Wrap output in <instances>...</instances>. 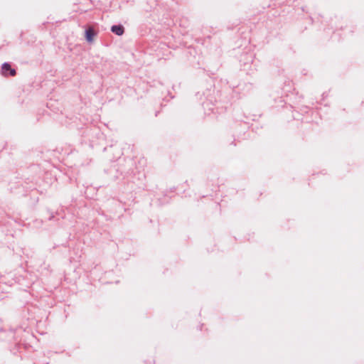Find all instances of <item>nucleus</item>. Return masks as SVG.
<instances>
[{
  "instance_id": "1",
  "label": "nucleus",
  "mask_w": 364,
  "mask_h": 364,
  "mask_svg": "<svg viewBox=\"0 0 364 364\" xmlns=\"http://www.w3.org/2000/svg\"><path fill=\"white\" fill-rule=\"evenodd\" d=\"M9 71L10 75L14 76L16 75V70L14 69H12L9 63H4L1 67L2 75L5 76L7 75Z\"/></svg>"
},
{
  "instance_id": "2",
  "label": "nucleus",
  "mask_w": 364,
  "mask_h": 364,
  "mask_svg": "<svg viewBox=\"0 0 364 364\" xmlns=\"http://www.w3.org/2000/svg\"><path fill=\"white\" fill-rule=\"evenodd\" d=\"M111 31L117 36H122L124 33V27L121 25H114L111 27Z\"/></svg>"
},
{
  "instance_id": "3",
  "label": "nucleus",
  "mask_w": 364,
  "mask_h": 364,
  "mask_svg": "<svg viewBox=\"0 0 364 364\" xmlns=\"http://www.w3.org/2000/svg\"><path fill=\"white\" fill-rule=\"evenodd\" d=\"M95 35V32L92 28H88L85 31V37L86 40L88 42H92L93 41V36Z\"/></svg>"
}]
</instances>
